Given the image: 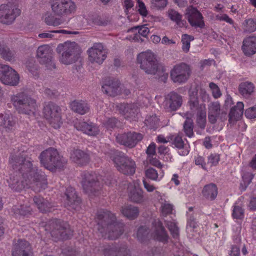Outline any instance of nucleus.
Instances as JSON below:
<instances>
[{"instance_id":"1","label":"nucleus","mask_w":256,"mask_h":256,"mask_svg":"<svg viewBox=\"0 0 256 256\" xmlns=\"http://www.w3.org/2000/svg\"><path fill=\"white\" fill-rule=\"evenodd\" d=\"M9 162L14 170L7 180L9 186L14 190L20 192L32 186L36 192L47 188L46 176L44 172L34 166L32 158L26 152L12 154Z\"/></svg>"},{"instance_id":"2","label":"nucleus","mask_w":256,"mask_h":256,"mask_svg":"<svg viewBox=\"0 0 256 256\" xmlns=\"http://www.w3.org/2000/svg\"><path fill=\"white\" fill-rule=\"evenodd\" d=\"M97 230L101 236L116 240L124 232V224L116 220L114 214L106 210L98 212L96 216Z\"/></svg>"},{"instance_id":"3","label":"nucleus","mask_w":256,"mask_h":256,"mask_svg":"<svg viewBox=\"0 0 256 256\" xmlns=\"http://www.w3.org/2000/svg\"><path fill=\"white\" fill-rule=\"evenodd\" d=\"M138 62L140 68L148 74L164 76L165 68L159 64L154 54L150 52H142L138 56Z\"/></svg>"},{"instance_id":"4","label":"nucleus","mask_w":256,"mask_h":256,"mask_svg":"<svg viewBox=\"0 0 256 256\" xmlns=\"http://www.w3.org/2000/svg\"><path fill=\"white\" fill-rule=\"evenodd\" d=\"M45 230L50 232L55 241L69 239L73 234L70 225L60 219L50 220L46 224Z\"/></svg>"},{"instance_id":"5","label":"nucleus","mask_w":256,"mask_h":256,"mask_svg":"<svg viewBox=\"0 0 256 256\" xmlns=\"http://www.w3.org/2000/svg\"><path fill=\"white\" fill-rule=\"evenodd\" d=\"M39 159L40 164L51 171L56 168H63L66 162V160L60 156L58 150L53 148H50L42 151L39 156Z\"/></svg>"},{"instance_id":"6","label":"nucleus","mask_w":256,"mask_h":256,"mask_svg":"<svg viewBox=\"0 0 256 256\" xmlns=\"http://www.w3.org/2000/svg\"><path fill=\"white\" fill-rule=\"evenodd\" d=\"M11 102L20 114H34L37 108L36 100L24 92L12 96Z\"/></svg>"},{"instance_id":"7","label":"nucleus","mask_w":256,"mask_h":256,"mask_svg":"<svg viewBox=\"0 0 256 256\" xmlns=\"http://www.w3.org/2000/svg\"><path fill=\"white\" fill-rule=\"evenodd\" d=\"M110 154L118 171L128 175H132L135 172L136 164L131 158L118 150H111Z\"/></svg>"},{"instance_id":"8","label":"nucleus","mask_w":256,"mask_h":256,"mask_svg":"<svg viewBox=\"0 0 256 256\" xmlns=\"http://www.w3.org/2000/svg\"><path fill=\"white\" fill-rule=\"evenodd\" d=\"M56 50L58 53L62 52L60 60L65 64H73L80 58V51L75 42H66L60 44Z\"/></svg>"},{"instance_id":"9","label":"nucleus","mask_w":256,"mask_h":256,"mask_svg":"<svg viewBox=\"0 0 256 256\" xmlns=\"http://www.w3.org/2000/svg\"><path fill=\"white\" fill-rule=\"evenodd\" d=\"M81 182L83 190L89 196H96L102 188L100 178L94 172H84L82 174Z\"/></svg>"},{"instance_id":"10","label":"nucleus","mask_w":256,"mask_h":256,"mask_svg":"<svg viewBox=\"0 0 256 256\" xmlns=\"http://www.w3.org/2000/svg\"><path fill=\"white\" fill-rule=\"evenodd\" d=\"M50 7L54 16L66 17L74 13L76 6L72 0H50Z\"/></svg>"},{"instance_id":"11","label":"nucleus","mask_w":256,"mask_h":256,"mask_svg":"<svg viewBox=\"0 0 256 256\" xmlns=\"http://www.w3.org/2000/svg\"><path fill=\"white\" fill-rule=\"evenodd\" d=\"M36 56L39 62L44 65L48 69L56 68V65L52 58V50L48 45L40 46L36 51Z\"/></svg>"},{"instance_id":"12","label":"nucleus","mask_w":256,"mask_h":256,"mask_svg":"<svg viewBox=\"0 0 256 256\" xmlns=\"http://www.w3.org/2000/svg\"><path fill=\"white\" fill-rule=\"evenodd\" d=\"M190 74V66L184 62L174 66L170 72V78L174 82H185Z\"/></svg>"},{"instance_id":"13","label":"nucleus","mask_w":256,"mask_h":256,"mask_svg":"<svg viewBox=\"0 0 256 256\" xmlns=\"http://www.w3.org/2000/svg\"><path fill=\"white\" fill-rule=\"evenodd\" d=\"M19 78L14 70L8 65L0 64V80L3 84L15 86L18 84Z\"/></svg>"},{"instance_id":"14","label":"nucleus","mask_w":256,"mask_h":256,"mask_svg":"<svg viewBox=\"0 0 256 256\" xmlns=\"http://www.w3.org/2000/svg\"><path fill=\"white\" fill-rule=\"evenodd\" d=\"M142 138V134L134 132L118 134L116 136L117 142L128 148H134Z\"/></svg>"},{"instance_id":"15","label":"nucleus","mask_w":256,"mask_h":256,"mask_svg":"<svg viewBox=\"0 0 256 256\" xmlns=\"http://www.w3.org/2000/svg\"><path fill=\"white\" fill-rule=\"evenodd\" d=\"M64 206L70 211L78 210L80 208L81 199L72 187H68L64 194Z\"/></svg>"},{"instance_id":"16","label":"nucleus","mask_w":256,"mask_h":256,"mask_svg":"<svg viewBox=\"0 0 256 256\" xmlns=\"http://www.w3.org/2000/svg\"><path fill=\"white\" fill-rule=\"evenodd\" d=\"M20 10L13 8L8 4H2L0 6V22L4 24H10L20 14Z\"/></svg>"},{"instance_id":"17","label":"nucleus","mask_w":256,"mask_h":256,"mask_svg":"<svg viewBox=\"0 0 256 256\" xmlns=\"http://www.w3.org/2000/svg\"><path fill=\"white\" fill-rule=\"evenodd\" d=\"M186 16L192 26L201 28L204 27L202 16L196 8L193 6L188 8L186 10Z\"/></svg>"},{"instance_id":"18","label":"nucleus","mask_w":256,"mask_h":256,"mask_svg":"<svg viewBox=\"0 0 256 256\" xmlns=\"http://www.w3.org/2000/svg\"><path fill=\"white\" fill-rule=\"evenodd\" d=\"M88 52L89 60L92 62L101 64L106 57V52L100 43L94 44L91 48L88 49Z\"/></svg>"},{"instance_id":"19","label":"nucleus","mask_w":256,"mask_h":256,"mask_svg":"<svg viewBox=\"0 0 256 256\" xmlns=\"http://www.w3.org/2000/svg\"><path fill=\"white\" fill-rule=\"evenodd\" d=\"M12 256H33L30 244L24 240H18L14 244Z\"/></svg>"},{"instance_id":"20","label":"nucleus","mask_w":256,"mask_h":256,"mask_svg":"<svg viewBox=\"0 0 256 256\" xmlns=\"http://www.w3.org/2000/svg\"><path fill=\"white\" fill-rule=\"evenodd\" d=\"M60 108L52 102H50L44 106L43 112L44 117L50 123L58 122L60 120Z\"/></svg>"},{"instance_id":"21","label":"nucleus","mask_w":256,"mask_h":256,"mask_svg":"<svg viewBox=\"0 0 256 256\" xmlns=\"http://www.w3.org/2000/svg\"><path fill=\"white\" fill-rule=\"evenodd\" d=\"M166 99V108L168 112L176 110L182 103V96L174 92L168 94Z\"/></svg>"},{"instance_id":"22","label":"nucleus","mask_w":256,"mask_h":256,"mask_svg":"<svg viewBox=\"0 0 256 256\" xmlns=\"http://www.w3.org/2000/svg\"><path fill=\"white\" fill-rule=\"evenodd\" d=\"M120 82L114 78L106 80L102 87V91L110 96L114 97L120 93Z\"/></svg>"},{"instance_id":"23","label":"nucleus","mask_w":256,"mask_h":256,"mask_svg":"<svg viewBox=\"0 0 256 256\" xmlns=\"http://www.w3.org/2000/svg\"><path fill=\"white\" fill-rule=\"evenodd\" d=\"M74 126L78 130H81L90 136H96L100 132L98 128L95 124L89 122L78 121L74 123Z\"/></svg>"},{"instance_id":"24","label":"nucleus","mask_w":256,"mask_h":256,"mask_svg":"<svg viewBox=\"0 0 256 256\" xmlns=\"http://www.w3.org/2000/svg\"><path fill=\"white\" fill-rule=\"evenodd\" d=\"M117 108L126 118H134L139 112V109L134 104L120 103L117 106Z\"/></svg>"},{"instance_id":"25","label":"nucleus","mask_w":256,"mask_h":256,"mask_svg":"<svg viewBox=\"0 0 256 256\" xmlns=\"http://www.w3.org/2000/svg\"><path fill=\"white\" fill-rule=\"evenodd\" d=\"M104 256H130V250L126 245L120 247L108 245L104 249Z\"/></svg>"},{"instance_id":"26","label":"nucleus","mask_w":256,"mask_h":256,"mask_svg":"<svg viewBox=\"0 0 256 256\" xmlns=\"http://www.w3.org/2000/svg\"><path fill=\"white\" fill-rule=\"evenodd\" d=\"M244 104L241 102H237L236 105L232 107L228 114L230 124H234L240 120L244 113Z\"/></svg>"},{"instance_id":"27","label":"nucleus","mask_w":256,"mask_h":256,"mask_svg":"<svg viewBox=\"0 0 256 256\" xmlns=\"http://www.w3.org/2000/svg\"><path fill=\"white\" fill-rule=\"evenodd\" d=\"M220 104L218 102H214L210 104L208 110V122L214 124L218 119L222 121V113L220 114Z\"/></svg>"},{"instance_id":"28","label":"nucleus","mask_w":256,"mask_h":256,"mask_svg":"<svg viewBox=\"0 0 256 256\" xmlns=\"http://www.w3.org/2000/svg\"><path fill=\"white\" fill-rule=\"evenodd\" d=\"M72 160L80 166L87 165L90 161L88 154L80 150H75L71 154Z\"/></svg>"},{"instance_id":"29","label":"nucleus","mask_w":256,"mask_h":256,"mask_svg":"<svg viewBox=\"0 0 256 256\" xmlns=\"http://www.w3.org/2000/svg\"><path fill=\"white\" fill-rule=\"evenodd\" d=\"M242 50L244 54L251 56L256 52V36H250L243 40Z\"/></svg>"},{"instance_id":"30","label":"nucleus","mask_w":256,"mask_h":256,"mask_svg":"<svg viewBox=\"0 0 256 256\" xmlns=\"http://www.w3.org/2000/svg\"><path fill=\"white\" fill-rule=\"evenodd\" d=\"M155 230L154 238L156 240L163 242H168V236L162 225V224L160 220L155 222Z\"/></svg>"},{"instance_id":"31","label":"nucleus","mask_w":256,"mask_h":256,"mask_svg":"<svg viewBox=\"0 0 256 256\" xmlns=\"http://www.w3.org/2000/svg\"><path fill=\"white\" fill-rule=\"evenodd\" d=\"M33 200L38 208L42 212H50L54 206L52 203L40 196H34Z\"/></svg>"},{"instance_id":"32","label":"nucleus","mask_w":256,"mask_h":256,"mask_svg":"<svg viewBox=\"0 0 256 256\" xmlns=\"http://www.w3.org/2000/svg\"><path fill=\"white\" fill-rule=\"evenodd\" d=\"M0 126L6 132L12 130L15 125V121L12 116L8 114H0Z\"/></svg>"},{"instance_id":"33","label":"nucleus","mask_w":256,"mask_h":256,"mask_svg":"<svg viewBox=\"0 0 256 256\" xmlns=\"http://www.w3.org/2000/svg\"><path fill=\"white\" fill-rule=\"evenodd\" d=\"M70 108L72 111L81 115L87 113L90 108L86 102L83 100H75L70 104Z\"/></svg>"},{"instance_id":"34","label":"nucleus","mask_w":256,"mask_h":256,"mask_svg":"<svg viewBox=\"0 0 256 256\" xmlns=\"http://www.w3.org/2000/svg\"><path fill=\"white\" fill-rule=\"evenodd\" d=\"M202 196L206 199L212 200L216 198L218 194V188L216 186L210 183L206 185L202 190Z\"/></svg>"},{"instance_id":"35","label":"nucleus","mask_w":256,"mask_h":256,"mask_svg":"<svg viewBox=\"0 0 256 256\" xmlns=\"http://www.w3.org/2000/svg\"><path fill=\"white\" fill-rule=\"evenodd\" d=\"M122 212L124 216L130 220H134L139 214V210L132 205H126L122 208Z\"/></svg>"},{"instance_id":"36","label":"nucleus","mask_w":256,"mask_h":256,"mask_svg":"<svg viewBox=\"0 0 256 256\" xmlns=\"http://www.w3.org/2000/svg\"><path fill=\"white\" fill-rule=\"evenodd\" d=\"M128 197L130 201L136 203H141L144 201L143 192L142 190L134 187L128 193Z\"/></svg>"},{"instance_id":"37","label":"nucleus","mask_w":256,"mask_h":256,"mask_svg":"<svg viewBox=\"0 0 256 256\" xmlns=\"http://www.w3.org/2000/svg\"><path fill=\"white\" fill-rule=\"evenodd\" d=\"M134 30H138V33L136 34L134 36V40L138 42H143V39L140 36L146 38L150 32L149 28L144 25L134 26L131 28L132 31H133Z\"/></svg>"},{"instance_id":"38","label":"nucleus","mask_w":256,"mask_h":256,"mask_svg":"<svg viewBox=\"0 0 256 256\" xmlns=\"http://www.w3.org/2000/svg\"><path fill=\"white\" fill-rule=\"evenodd\" d=\"M253 84L250 82H244L239 86L240 92L244 96H247L252 94L254 90Z\"/></svg>"},{"instance_id":"39","label":"nucleus","mask_w":256,"mask_h":256,"mask_svg":"<svg viewBox=\"0 0 256 256\" xmlns=\"http://www.w3.org/2000/svg\"><path fill=\"white\" fill-rule=\"evenodd\" d=\"M194 128L193 120L191 118L186 117L183 124V130L187 136L192 138L194 136Z\"/></svg>"},{"instance_id":"40","label":"nucleus","mask_w":256,"mask_h":256,"mask_svg":"<svg viewBox=\"0 0 256 256\" xmlns=\"http://www.w3.org/2000/svg\"><path fill=\"white\" fill-rule=\"evenodd\" d=\"M168 16L170 18L176 22L177 25L180 27L184 26L186 22L182 20V15L174 10H170L168 11Z\"/></svg>"},{"instance_id":"41","label":"nucleus","mask_w":256,"mask_h":256,"mask_svg":"<svg viewBox=\"0 0 256 256\" xmlns=\"http://www.w3.org/2000/svg\"><path fill=\"white\" fill-rule=\"evenodd\" d=\"M12 210L16 216L18 217L27 216L30 214L32 210L29 206L20 205L19 206H14Z\"/></svg>"},{"instance_id":"42","label":"nucleus","mask_w":256,"mask_h":256,"mask_svg":"<svg viewBox=\"0 0 256 256\" xmlns=\"http://www.w3.org/2000/svg\"><path fill=\"white\" fill-rule=\"evenodd\" d=\"M165 224L174 238L179 237V228L174 222L165 220Z\"/></svg>"},{"instance_id":"43","label":"nucleus","mask_w":256,"mask_h":256,"mask_svg":"<svg viewBox=\"0 0 256 256\" xmlns=\"http://www.w3.org/2000/svg\"><path fill=\"white\" fill-rule=\"evenodd\" d=\"M196 123L201 129H204L206 122V112L204 110H200L196 114Z\"/></svg>"},{"instance_id":"44","label":"nucleus","mask_w":256,"mask_h":256,"mask_svg":"<svg viewBox=\"0 0 256 256\" xmlns=\"http://www.w3.org/2000/svg\"><path fill=\"white\" fill-rule=\"evenodd\" d=\"M150 230L145 226H140L136 234L138 239L141 242H144L148 238Z\"/></svg>"},{"instance_id":"45","label":"nucleus","mask_w":256,"mask_h":256,"mask_svg":"<svg viewBox=\"0 0 256 256\" xmlns=\"http://www.w3.org/2000/svg\"><path fill=\"white\" fill-rule=\"evenodd\" d=\"M232 216L234 218L242 219L244 217V212L242 206H240V202L238 200L234 206Z\"/></svg>"},{"instance_id":"46","label":"nucleus","mask_w":256,"mask_h":256,"mask_svg":"<svg viewBox=\"0 0 256 256\" xmlns=\"http://www.w3.org/2000/svg\"><path fill=\"white\" fill-rule=\"evenodd\" d=\"M194 38L192 36L184 34L182 36V49L185 52L189 51L190 42L194 40Z\"/></svg>"},{"instance_id":"47","label":"nucleus","mask_w":256,"mask_h":256,"mask_svg":"<svg viewBox=\"0 0 256 256\" xmlns=\"http://www.w3.org/2000/svg\"><path fill=\"white\" fill-rule=\"evenodd\" d=\"M44 22L47 25L52 26H58L62 23V20L60 18H56L51 14L45 18Z\"/></svg>"},{"instance_id":"48","label":"nucleus","mask_w":256,"mask_h":256,"mask_svg":"<svg viewBox=\"0 0 256 256\" xmlns=\"http://www.w3.org/2000/svg\"><path fill=\"white\" fill-rule=\"evenodd\" d=\"M243 28L244 31L251 32L256 30V23L252 19L246 20L242 24Z\"/></svg>"},{"instance_id":"49","label":"nucleus","mask_w":256,"mask_h":256,"mask_svg":"<svg viewBox=\"0 0 256 256\" xmlns=\"http://www.w3.org/2000/svg\"><path fill=\"white\" fill-rule=\"evenodd\" d=\"M64 33L68 34H76L78 33L77 32H70L67 31L66 30H52L49 32H44L42 34H38V37L40 38H51L53 36L52 33Z\"/></svg>"},{"instance_id":"50","label":"nucleus","mask_w":256,"mask_h":256,"mask_svg":"<svg viewBox=\"0 0 256 256\" xmlns=\"http://www.w3.org/2000/svg\"><path fill=\"white\" fill-rule=\"evenodd\" d=\"M242 182L240 185L242 190H245L248 184L251 182L253 178V175L250 172H247L242 176Z\"/></svg>"},{"instance_id":"51","label":"nucleus","mask_w":256,"mask_h":256,"mask_svg":"<svg viewBox=\"0 0 256 256\" xmlns=\"http://www.w3.org/2000/svg\"><path fill=\"white\" fill-rule=\"evenodd\" d=\"M168 0H151V8L156 9H160L165 7L167 4Z\"/></svg>"},{"instance_id":"52","label":"nucleus","mask_w":256,"mask_h":256,"mask_svg":"<svg viewBox=\"0 0 256 256\" xmlns=\"http://www.w3.org/2000/svg\"><path fill=\"white\" fill-rule=\"evenodd\" d=\"M118 120L115 118H108L104 124L106 128L111 130L117 126Z\"/></svg>"},{"instance_id":"53","label":"nucleus","mask_w":256,"mask_h":256,"mask_svg":"<svg viewBox=\"0 0 256 256\" xmlns=\"http://www.w3.org/2000/svg\"><path fill=\"white\" fill-rule=\"evenodd\" d=\"M94 23L98 26H106L108 24L110 20L108 18L98 16L94 19Z\"/></svg>"},{"instance_id":"54","label":"nucleus","mask_w":256,"mask_h":256,"mask_svg":"<svg viewBox=\"0 0 256 256\" xmlns=\"http://www.w3.org/2000/svg\"><path fill=\"white\" fill-rule=\"evenodd\" d=\"M188 102L190 109L192 112H196L198 114L200 110H203L202 106L199 104L198 100H190Z\"/></svg>"},{"instance_id":"55","label":"nucleus","mask_w":256,"mask_h":256,"mask_svg":"<svg viewBox=\"0 0 256 256\" xmlns=\"http://www.w3.org/2000/svg\"><path fill=\"white\" fill-rule=\"evenodd\" d=\"M209 87L212 90V96L214 98H218L222 95L220 88L214 82H210L209 84Z\"/></svg>"},{"instance_id":"56","label":"nucleus","mask_w":256,"mask_h":256,"mask_svg":"<svg viewBox=\"0 0 256 256\" xmlns=\"http://www.w3.org/2000/svg\"><path fill=\"white\" fill-rule=\"evenodd\" d=\"M245 116L248 119H254L256 118V106L250 107L246 110Z\"/></svg>"},{"instance_id":"57","label":"nucleus","mask_w":256,"mask_h":256,"mask_svg":"<svg viewBox=\"0 0 256 256\" xmlns=\"http://www.w3.org/2000/svg\"><path fill=\"white\" fill-rule=\"evenodd\" d=\"M146 176L147 178L152 180H156L158 178L157 171L154 168H150L146 170Z\"/></svg>"},{"instance_id":"58","label":"nucleus","mask_w":256,"mask_h":256,"mask_svg":"<svg viewBox=\"0 0 256 256\" xmlns=\"http://www.w3.org/2000/svg\"><path fill=\"white\" fill-rule=\"evenodd\" d=\"M172 144L178 149L183 148L184 144L182 137L178 135L174 137Z\"/></svg>"},{"instance_id":"59","label":"nucleus","mask_w":256,"mask_h":256,"mask_svg":"<svg viewBox=\"0 0 256 256\" xmlns=\"http://www.w3.org/2000/svg\"><path fill=\"white\" fill-rule=\"evenodd\" d=\"M172 210V206L170 204H164L162 206V212L163 216H166L171 214Z\"/></svg>"},{"instance_id":"60","label":"nucleus","mask_w":256,"mask_h":256,"mask_svg":"<svg viewBox=\"0 0 256 256\" xmlns=\"http://www.w3.org/2000/svg\"><path fill=\"white\" fill-rule=\"evenodd\" d=\"M138 3L139 7L138 12L140 14L146 16L148 14V11L144 4L141 0H138Z\"/></svg>"},{"instance_id":"61","label":"nucleus","mask_w":256,"mask_h":256,"mask_svg":"<svg viewBox=\"0 0 256 256\" xmlns=\"http://www.w3.org/2000/svg\"><path fill=\"white\" fill-rule=\"evenodd\" d=\"M0 54L3 58L6 60L11 61L14 59V54L8 48L6 49L5 52H4L3 54Z\"/></svg>"},{"instance_id":"62","label":"nucleus","mask_w":256,"mask_h":256,"mask_svg":"<svg viewBox=\"0 0 256 256\" xmlns=\"http://www.w3.org/2000/svg\"><path fill=\"white\" fill-rule=\"evenodd\" d=\"M208 163H210L211 165L216 166L218 163L220 158L219 156L216 154H211L208 156Z\"/></svg>"},{"instance_id":"63","label":"nucleus","mask_w":256,"mask_h":256,"mask_svg":"<svg viewBox=\"0 0 256 256\" xmlns=\"http://www.w3.org/2000/svg\"><path fill=\"white\" fill-rule=\"evenodd\" d=\"M198 88L196 86L190 90V100H198Z\"/></svg>"},{"instance_id":"64","label":"nucleus","mask_w":256,"mask_h":256,"mask_svg":"<svg viewBox=\"0 0 256 256\" xmlns=\"http://www.w3.org/2000/svg\"><path fill=\"white\" fill-rule=\"evenodd\" d=\"M146 152L148 156L154 155L156 154V144L154 142L151 143L148 147Z\"/></svg>"}]
</instances>
